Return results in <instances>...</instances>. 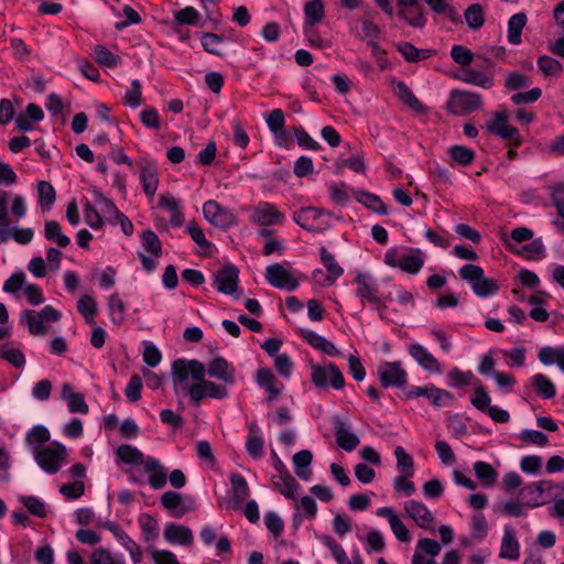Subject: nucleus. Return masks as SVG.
<instances>
[{
  "label": "nucleus",
  "mask_w": 564,
  "mask_h": 564,
  "mask_svg": "<svg viewBox=\"0 0 564 564\" xmlns=\"http://www.w3.org/2000/svg\"><path fill=\"white\" fill-rule=\"evenodd\" d=\"M205 376V365L196 359H177L172 364L174 392H186L195 405L205 398L223 400L228 395L225 386L206 380Z\"/></svg>",
  "instance_id": "1"
},
{
  "label": "nucleus",
  "mask_w": 564,
  "mask_h": 564,
  "mask_svg": "<svg viewBox=\"0 0 564 564\" xmlns=\"http://www.w3.org/2000/svg\"><path fill=\"white\" fill-rule=\"evenodd\" d=\"M384 263L392 268H399L404 272L416 274L424 264L423 253L419 249H410L399 252L389 249L384 254Z\"/></svg>",
  "instance_id": "2"
},
{
  "label": "nucleus",
  "mask_w": 564,
  "mask_h": 564,
  "mask_svg": "<svg viewBox=\"0 0 564 564\" xmlns=\"http://www.w3.org/2000/svg\"><path fill=\"white\" fill-rule=\"evenodd\" d=\"M459 275L470 284L477 296L486 297L498 291L496 282L486 278L479 265L465 264L459 269Z\"/></svg>",
  "instance_id": "3"
},
{
  "label": "nucleus",
  "mask_w": 564,
  "mask_h": 564,
  "mask_svg": "<svg viewBox=\"0 0 564 564\" xmlns=\"http://www.w3.org/2000/svg\"><path fill=\"white\" fill-rule=\"evenodd\" d=\"M21 321L25 324L32 335H44L47 333L45 322H58L61 313L51 305L44 306L40 312L25 310L20 314Z\"/></svg>",
  "instance_id": "4"
},
{
  "label": "nucleus",
  "mask_w": 564,
  "mask_h": 564,
  "mask_svg": "<svg viewBox=\"0 0 564 564\" xmlns=\"http://www.w3.org/2000/svg\"><path fill=\"white\" fill-rule=\"evenodd\" d=\"M482 106V98L479 94L455 89L449 94L447 110L455 116H465Z\"/></svg>",
  "instance_id": "5"
},
{
  "label": "nucleus",
  "mask_w": 564,
  "mask_h": 564,
  "mask_svg": "<svg viewBox=\"0 0 564 564\" xmlns=\"http://www.w3.org/2000/svg\"><path fill=\"white\" fill-rule=\"evenodd\" d=\"M33 455L43 470L48 474H55L61 469L62 463L66 459L67 451L65 446L54 444V446H46L33 453Z\"/></svg>",
  "instance_id": "6"
},
{
  "label": "nucleus",
  "mask_w": 564,
  "mask_h": 564,
  "mask_svg": "<svg viewBox=\"0 0 564 564\" xmlns=\"http://www.w3.org/2000/svg\"><path fill=\"white\" fill-rule=\"evenodd\" d=\"M553 490L560 492L564 491V484H555L551 480H540L532 482L521 489L524 498V505L531 508H536L545 503L542 499L544 494H551Z\"/></svg>",
  "instance_id": "7"
},
{
  "label": "nucleus",
  "mask_w": 564,
  "mask_h": 564,
  "mask_svg": "<svg viewBox=\"0 0 564 564\" xmlns=\"http://www.w3.org/2000/svg\"><path fill=\"white\" fill-rule=\"evenodd\" d=\"M311 379L318 388H326L328 380L334 389H341L345 386V379L339 368L335 364H329L326 367L312 365Z\"/></svg>",
  "instance_id": "8"
},
{
  "label": "nucleus",
  "mask_w": 564,
  "mask_h": 564,
  "mask_svg": "<svg viewBox=\"0 0 564 564\" xmlns=\"http://www.w3.org/2000/svg\"><path fill=\"white\" fill-rule=\"evenodd\" d=\"M403 510L417 527L429 530L432 533L435 532L434 514L423 502L412 499L406 500L403 503Z\"/></svg>",
  "instance_id": "9"
},
{
  "label": "nucleus",
  "mask_w": 564,
  "mask_h": 564,
  "mask_svg": "<svg viewBox=\"0 0 564 564\" xmlns=\"http://www.w3.org/2000/svg\"><path fill=\"white\" fill-rule=\"evenodd\" d=\"M265 279L274 288L294 291L299 282L294 273L282 263H273L265 269Z\"/></svg>",
  "instance_id": "10"
},
{
  "label": "nucleus",
  "mask_w": 564,
  "mask_h": 564,
  "mask_svg": "<svg viewBox=\"0 0 564 564\" xmlns=\"http://www.w3.org/2000/svg\"><path fill=\"white\" fill-rule=\"evenodd\" d=\"M323 215H330V213L323 208L306 206L294 212L293 220L307 231L319 232L323 230V224L319 221Z\"/></svg>",
  "instance_id": "11"
},
{
  "label": "nucleus",
  "mask_w": 564,
  "mask_h": 564,
  "mask_svg": "<svg viewBox=\"0 0 564 564\" xmlns=\"http://www.w3.org/2000/svg\"><path fill=\"white\" fill-rule=\"evenodd\" d=\"M239 270L234 264H226L214 273L213 284L218 292L235 295L238 290Z\"/></svg>",
  "instance_id": "12"
},
{
  "label": "nucleus",
  "mask_w": 564,
  "mask_h": 564,
  "mask_svg": "<svg viewBox=\"0 0 564 564\" xmlns=\"http://www.w3.org/2000/svg\"><path fill=\"white\" fill-rule=\"evenodd\" d=\"M203 214L205 219L216 227L228 228L236 223L232 212L216 200H207L203 205Z\"/></svg>",
  "instance_id": "13"
},
{
  "label": "nucleus",
  "mask_w": 564,
  "mask_h": 564,
  "mask_svg": "<svg viewBox=\"0 0 564 564\" xmlns=\"http://www.w3.org/2000/svg\"><path fill=\"white\" fill-rule=\"evenodd\" d=\"M380 382L384 388L404 387L408 381V373L398 361L383 362L378 368Z\"/></svg>",
  "instance_id": "14"
},
{
  "label": "nucleus",
  "mask_w": 564,
  "mask_h": 564,
  "mask_svg": "<svg viewBox=\"0 0 564 564\" xmlns=\"http://www.w3.org/2000/svg\"><path fill=\"white\" fill-rule=\"evenodd\" d=\"M250 219L261 226H272L283 223L284 215L274 205L261 202L250 208Z\"/></svg>",
  "instance_id": "15"
},
{
  "label": "nucleus",
  "mask_w": 564,
  "mask_h": 564,
  "mask_svg": "<svg viewBox=\"0 0 564 564\" xmlns=\"http://www.w3.org/2000/svg\"><path fill=\"white\" fill-rule=\"evenodd\" d=\"M206 373L227 386H232L236 382L235 368L223 357H216L210 360L206 367Z\"/></svg>",
  "instance_id": "16"
},
{
  "label": "nucleus",
  "mask_w": 564,
  "mask_h": 564,
  "mask_svg": "<svg viewBox=\"0 0 564 564\" xmlns=\"http://www.w3.org/2000/svg\"><path fill=\"white\" fill-rule=\"evenodd\" d=\"M356 283L358 284L357 288V295L361 300H366L370 303H373L378 305V308L382 305L380 297L378 295L379 293V286L376 282V280L368 273H358L355 279Z\"/></svg>",
  "instance_id": "17"
},
{
  "label": "nucleus",
  "mask_w": 564,
  "mask_h": 564,
  "mask_svg": "<svg viewBox=\"0 0 564 564\" xmlns=\"http://www.w3.org/2000/svg\"><path fill=\"white\" fill-rule=\"evenodd\" d=\"M377 516L387 519L391 531L393 532L394 536L403 543L410 542L411 535L403 523L400 516L397 513V511L392 507H381L377 510Z\"/></svg>",
  "instance_id": "18"
},
{
  "label": "nucleus",
  "mask_w": 564,
  "mask_h": 564,
  "mask_svg": "<svg viewBox=\"0 0 564 564\" xmlns=\"http://www.w3.org/2000/svg\"><path fill=\"white\" fill-rule=\"evenodd\" d=\"M334 434L337 445L346 452H352L359 445V437L351 432L350 426L340 417H336Z\"/></svg>",
  "instance_id": "19"
},
{
  "label": "nucleus",
  "mask_w": 564,
  "mask_h": 564,
  "mask_svg": "<svg viewBox=\"0 0 564 564\" xmlns=\"http://www.w3.org/2000/svg\"><path fill=\"white\" fill-rule=\"evenodd\" d=\"M140 170V181L144 193L148 196H153L159 185V174L154 162L142 160L138 162Z\"/></svg>",
  "instance_id": "20"
},
{
  "label": "nucleus",
  "mask_w": 564,
  "mask_h": 564,
  "mask_svg": "<svg viewBox=\"0 0 564 564\" xmlns=\"http://www.w3.org/2000/svg\"><path fill=\"white\" fill-rule=\"evenodd\" d=\"M410 356L426 371L441 373L442 368L437 359L422 345L411 344L408 348Z\"/></svg>",
  "instance_id": "21"
},
{
  "label": "nucleus",
  "mask_w": 564,
  "mask_h": 564,
  "mask_svg": "<svg viewBox=\"0 0 564 564\" xmlns=\"http://www.w3.org/2000/svg\"><path fill=\"white\" fill-rule=\"evenodd\" d=\"M164 539L171 544L192 545L194 535L191 529L183 524L169 522L163 530Z\"/></svg>",
  "instance_id": "22"
},
{
  "label": "nucleus",
  "mask_w": 564,
  "mask_h": 564,
  "mask_svg": "<svg viewBox=\"0 0 564 564\" xmlns=\"http://www.w3.org/2000/svg\"><path fill=\"white\" fill-rule=\"evenodd\" d=\"M61 398L66 402L70 413L87 414L89 411L88 404L85 401L83 393H77L70 383L64 382L61 388Z\"/></svg>",
  "instance_id": "23"
},
{
  "label": "nucleus",
  "mask_w": 564,
  "mask_h": 564,
  "mask_svg": "<svg viewBox=\"0 0 564 564\" xmlns=\"http://www.w3.org/2000/svg\"><path fill=\"white\" fill-rule=\"evenodd\" d=\"M143 470L149 474V484L153 489H161L166 485V468L154 457H147Z\"/></svg>",
  "instance_id": "24"
},
{
  "label": "nucleus",
  "mask_w": 564,
  "mask_h": 564,
  "mask_svg": "<svg viewBox=\"0 0 564 564\" xmlns=\"http://www.w3.org/2000/svg\"><path fill=\"white\" fill-rule=\"evenodd\" d=\"M499 556L508 560H518L520 556V544L511 527L506 525L503 529Z\"/></svg>",
  "instance_id": "25"
},
{
  "label": "nucleus",
  "mask_w": 564,
  "mask_h": 564,
  "mask_svg": "<svg viewBox=\"0 0 564 564\" xmlns=\"http://www.w3.org/2000/svg\"><path fill=\"white\" fill-rule=\"evenodd\" d=\"M321 261L327 270V275L324 276L323 285H332L336 280L343 275L344 270L335 260V257L325 248H319Z\"/></svg>",
  "instance_id": "26"
},
{
  "label": "nucleus",
  "mask_w": 564,
  "mask_h": 564,
  "mask_svg": "<svg viewBox=\"0 0 564 564\" xmlns=\"http://www.w3.org/2000/svg\"><path fill=\"white\" fill-rule=\"evenodd\" d=\"M249 433L246 440V451L254 459L263 456L264 440L259 426L252 422L248 426Z\"/></svg>",
  "instance_id": "27"
},
{
  "label": "nucleus",
  "mask_w": 564,
  "mask_h": 564,
  "mask_svg": "<svg viewBox=\"0 0 564 564\" xmlns=\"http://www.w3.org/2000/svg\"><path fill=\"white\" fill-rule=\"evenodd\" d=\"M322 542L326 547L329 549L337 564H364L361 556L358 552L352 554L351 558H349L344 547L340 544H338L335 540H333L330 536L324 535L322 538Z\"/></svg>",
  "instance_id": "28"
},
{
  "label": "nucleus",
  "mask_w": 564,
  "mask_h": 564,
  "mask_svg": "<svg viewBox=\"0 0 564 564\" xmlns=\"http://www.w3.org/2000/svg\"><path fill=\"white\" fill-rule=\"evenodd\" d=\"M257 383L270 393V400L275 399L283 389L282 384H278L276 377L268 368H260L256 373Z\"/></svg>",
  "instance_id": "29"
},
{
  "label": "nucleus",
  "mask_w": 564,
  "mask_h": 564,
  "mask_svg": "<svg viewBox=\"0 0 564 564\" xmlns=\"http://www.w3.org/2000/svg\"><path fill=\"white\" fill-rule=\"evenodd\" d=\"M162 506L170 511H174L176 517H182L189 511V506H185L181 494L176 491H165L161 496Z\"/></svg>",
  "instance_id": "30"
},
{
  "label": "nucleus",
  "mask_w": 564,
  "mask_h": 564,
  "mask_svg": "<svg viewBox=\"0 0 564 564\" xmlns=\"http://www.w3.org/2000/svg\"><path fill=\"white\" fill-rule=\"evenodd\" d=\"M398 51L402 54L406 62L415 63L422 59H426L435 54L434 50L424 48L419 50L410 42H400L397 45Z\"/></svg>",
  "instance_id": "31"
},
{
  "label": "nucleus",
  "mask_w": 564,
  "mask_h": 564,
  "mask_svg": "<svg viewBox=\"0 0 564 564\" xmlns=\"http://www.w3.org/2000/svg\"><path fill=\"white\" fill-rule=\"evenodd\" d=\"M313 455L308 449H302L294 454L293 465L296 476L303 480H308L311 477V470L308 469L312 464Z\"/></svg>",
  "instance_id": "32"
},
{
  "label": "nucleus",
  "mask_w": 564,
  "mask_h": 564,
  "mask_svg": "<svg viewBox=\"0 0 564 564\" xmlns=\"http://www.w3.org/2000/svg\"><path fill=\"white\" fill-rule=\"evenodd\" d=\"M398 15L412 28L423 29L426 24V17L421 4L399 10Z\"/></svg>",
  "instance_id": "33"
},
{
  "label": "nucleus",
  "mask_w": 564,
  "mask_h": 564,
  "mask_svg": "<svg viewBox=\"0 0 564 564\" xmlns=\"http://www.w3.org/2000/svg\"><path fill=\"white\" fill-rule=\"evenodd\" d=\"M50 431L44 425H35L26 433L25 443L32 453H35L50 440Z\"/></svg>",
  "instance_id": "34"
},
{
  "label": "nucleus",
  "mask_w": 564,
  "mask_h": 564,
  "mask_svg": "<svg viewBox=\"0 0 564 564\" xmlns=\"http://www.w3.org/2000/svg\"><path fill=\"white\" fill-rule=\"evenodd\" d=\"M474 471L477 479L484 487H492L498 479V473L496 469L486 462H476L474 464Z\"/></svg>",
  "instance_id": "35"
},
{
  "label": "nucleus",
  "mask_w": 564,
  "mask_h": 564,
  "mask_svg": "<svg viewBox=\"0 0 564 564\" xmlns=\"http://www.w3.org/2000/svg\"><path fill=\"white\" fill-rule=\"evenodd\" d=\"M527 23V15L522 12L513 14L508 21V41L513 45L521 43V33Z\"/></svg>",
  "instance_id": "36"
},
{
  "label": "nucleus",
  "mask_w": 564,
  "mask_h": 564,
  "mask_svg": "<svg viewBox=\"0 0 564 564\" xmlns=\"http://www.w3.org/2000/svg\"><path fill=\"white\" fill-rule=\"evenodd\" d=\"M44 236L48 241L55 242L58 247L65 248L69 245V238L63 234L61 225L55 220H46Z\"/></svg>",
  "instance_id": "37"
},
{
  "label": "nucleus",
  "mask_w": 564,
  "mask_h": 564,
  "mask_svg": "<svg viewBox=\"0 0 564 564\" xmlns=\"http://www.w3.org/2000/svg\"><path fill=\"white\" fill-rule=\"evenodd\" d=\"M278 490L288 499H295V494L301 489L300 484L289 471L282 473L280 479L275 481Z\"/></svg>",
  "instance_id": "38"
},
{
  "label": "nucleus",
  "mask_w": 564,
  "mask_h": 564,
  "mask_svg": "<svg viewBox=\"0 0 564 564\" xmlns=\"http://www.w3.org/2000/svg\"><path fill=\"white\" fill-rule=\"evenodd\" d=\"M116 454H117L118 458L121 462H123L124 464H134V465H143L144 466V462L147 459L142 452H140L138 448H135L131 445H128V444L120 445L117 448Z\"/></svg>",
  "instance_id": "39"
},
{
  "label": "nucleus",
  "mask_w": 564,
  "mask_h": 564,
  "mask_svg": "<svg viewBox=\"0 0 564 564\" xmlns=\"http://www.w3.org/2000/svg\"><path fill=\"white\" fill-rule=\"evenodd\" d=\"M159 207L166 208L170 214V223L174 227H178L184 221V214L181 210L178 202L174 197L161 196Z\"/></svg>",
  "instance_id": "40"
},
{
  "label": "nucleus",
  "mask_w": 564,
  "mask_h": 564,
  "mask_svg": "<svg viewBox=\"0 0 564 564\" xmlns=\"http://www.w3.org/2000/svg\"><path fill=\"white\" fill-rule=\"evenodd\" d=\"M305 24L314 26L324 19V4L322 0H310L304 6Z\"/></svg>",
  "instance_id": "41"
},
{
  "label": "nucleus",
  "mask_w": 564,
  "mask_h": 564,
  "mask_svg": "<svg viewBox=\"0 0 564 564\" xmlns=\"http://www.w3.org/2000/svg\"><path fill=\"white\" fill-rule=\"evenodd\" d=\"M356 198L359 203L365 205L367 208L371 209L376 214L379 215H386L388 213V209L384 205V203L380 199L379 196L371 194L369 192H357Z\"/></svg>",
  "instance_id": "42"
},
{
  "label": "nucleus",
  "mask_w": 564,
  "mask_h": 564,
  "mask_svg": "<svg viewBox=\"0 0 564 564\" xmlns=\"http://www.w3.org/2000/svg\"><path fill=\"white\" fill-rule=\"evenodd\" d=\"M94 202L100 206L101 213L108 219L111 225H115L112 220V214H116V219L121 214V212L116 207L113 202L107 198L101 192L94 189Z\"/></svg>",
  "instance_id": "43"
},
{
  "label": "nucleus",
  "mask_w": 564,
  "mask_h": 564,
  "mask_svg": "<svg viewBox=\"0 0 564 564\" xmlns=\"http://www.w3.org/2000/svg\"><path fill=\"white\" fill-rule=\"evenodd\" d=\"M138 522L147 542L154 541L159 536V524L152 516L142 513L139 517Z\"/></svg>",
  "instance_id": "44"
},
{
  "label": "nucleus",
  "mask_w": 564,
  "mask_h": 564,
  "mask_svg": "<svg viewBox=\"0 0 564 564\" xmlns=\"http://www.w3.org/2000/svg\"><path fill=\"white\" fill-rule=\"evenodd\" d=\"M232 486V498L237 506H240L249 496V486L246 479L238 474L230 476Z\"/></svg>",
  "instance_id": "45"
},
{
  "label": "nucleus",
  "mask_w": 564,
  "mask_h": 564,
  "mask_svg": "<svg viewBox=\"0 0 564 564\" xmlns=\"http://www.w3.org/2000/svg\"><path fill=\"white\" fill-rule=\"evenodd\" d=\"M531 382L532 386L536 389L538 393L544 399H552L555 397V386L546 376L536 373L531 378Z\"/></svg>",
  "instance_id": "46"
},
{
  "label": "nucleus",
  "mask_w": 564,
  "mask_h": 564,
  "mask_svg": "<svg viewBox=\"0 0 564 564\" xmlns=\"http://www.w3.org/2000/svg\"><path fill=\"white\" fill-rule=\"evenodd\" d=\"M460 80L467 84L479 86L485 89H489L494 85V80L491 77L471 68H467L463 72Z\"/></svg>",
  "instance_id": "47"
},
{
  "label": "nucleus",
  "mask_w": 564,
  "mask_h": 564,
  "mask_svg": "<svg viewBox=\"0 0 564 564\" xmlns=\"http://www.w3.org/2000/svg\"><path fill=\"white\" fill-rule=\"evenodd\" d=\"M467 25L473 30L480 29L485 23V14L479 3L470 4L464 12Z\"/></svg>",
  "instance_id": "48"
},
{
  "label": "nucleus",
  "mask_w": 564,
  "mask_h": 564,
  "mask_svg": "<svg viewBox=\"0 0 564 564\" xmlns=\"http://www.w3.org/2000/svg\"><path fill=\"white\" fill-rule=\"evenodd\" d=\"M56 198L54 187L46 181L37 184V199L43 210H48Z\"/></svg>",
  "instance_id": "49"
},
{
  "label": "nucleus",
  "mask_w": 564,
  "mask_h": 564,
  "mask_svg": "<svg viewBox=\"0 0 564 564\" xmlns=\"http://www.w3.org/2000/svg\"><path fill=\"white\" fill-rule=\"evenodd\" d=\"M397 94L401 100H403L410 108H412L416 112L424 111L425 108L422 105V102L415 97L412 90L403 82H399L397 84Z\"/></svg>",
  "instance_id": "50"
},
{
  "label": "nucleus",
  "mask_w": 564,
  "mask_h": 564,
  "mask_svg": "<svg viewBox=\"0 0 564 564\" xmlns=\"http://www.w3.org/2000/svg\"><path fill=\"white\" fill-rule=\"evenodd\" d=\"M141 242L143 248L154 257L159 258L162 256V243L152 230H144L141 234Z\"/></svg>",
  "instance_id": "51"
},
{
  "label": "nucleus",
  "mask_w": 564,
  "mask_h": 564,
  "mask_svg": "<svg viewBox=\"0 0 564 564\" xmlns=\"http://www.w3.org/2000/svg\"><path fill=\"white\" fill-rule=\"evenodd\" d=\"M0 358L4 359L15 368H22L25 365L23 352L20 349L9 347L8 345L0 347Z\"/></svg>",
  "instance_id": "52"
},
{
  "label": "nucleus",
  "mask_w": 564,
  "mask_h": 564,
  "mask_svg": "<svg viewBox=\"0 0 564 564\" xmlns=\"http://www.w3.org/2000/svg\"><path fill=\"white\" fill-rule=\"evenodd\" d=\"M449 156L460 165H469L475 159V152L463 145H453L448 149Z\"/></svg>",
  "instance_id": "53"
},
{
  "label": "nucleus",
  "mask_w": 564,
  "mask_h": 564,
  "mask_svg": "<svg viewBox=\"0 0 564 564\" xmlns=\"http://www.w3.org/2000/svg\"><path fill=\"white\" fill-rule=\"evenodd\" d=\"M77 310L87 323H91L97 312L96 301L90 295H83L77 301Z\"/></svg>",
  "instance_id": "54"
},
{
  "label": "nucleus",
  "mask_w": 564,
  "mask_h": 564,
  "mask_svg": "<svg viewBox=\"0 0 564 564\" xmlns=\"http://www.w3.org/2000/svg\"><path fill=\"white\" fill-rule=\"evenodd\" d=\"M394 455L397 458V467L398 469L405 475V477L413 476V459L412 457L404 451L402 446H398L394 449Z\"/></svg>",
  "instance_id": "55"
},
{
  "label": "nucleus",
  "mask_w": 564,
  "mask_h": 564,
  "mask_svg": "<svg viewBox=\"0 0 564 564\" xmlns=\"http://www.w3.org/2000/svg\"><path fill=\"white\" fill-rule=\"evenodd\" d=\"M108 307L111 321L116 324H121L124 321L126 307L117 293L109 296Z\"/></svg>",
  "instance_id": "56"
},
{
  "label": "nucleus",
  "mask_w": 564,
  "mask_h": 564,
  "mask_svg": "<svg viewBox=\"0 0 564 564\" xmlns=\"http://www.w3.org/2000/svg\"><path fill=\"white\" fill-rule=\"evenodd\" d=\"M186 231L191 236L192 240L199 246L205 253L209 252L212 243L206 239L203 229L195 221L187 224Z\"/></svg>",
  "instance_id": "57"
},
{
  "label": "nucleus",
  "mask_w": 564,
  "mask_h": 564,
  "mask_svg": "<svg viewBox=\"0 0 564 564\" xmlns=\"http://www.w3.org/2000/svg\"><path fill=\"white\" fill-rule=\"evenodd\" d=\"M94 58L99 65L105 67H115L119 63V57L112 54L104 45H96L94 47Z\"/></svg>",
  "instance_id": "58"
},
{
  "label": "nucleus",
  "mask_w": 564,
  "mask_h": 564,
  "mask_svg": "<svg viewBox=\"0 0 564 564\" xmlns=\"http://www.w3.org/2000/svg\"><path fill=\"white\" fill-rule=\"evenodd\" d=\"M453 395L451 392L437 388L433 384H430L429 392H427V400L430 403L434 406H445L451 400Z\"/></svg>",
  "instance_id": "59"
},
{
  "label": "nucleus",
  "mask_w": 564,
  "mask_h": 564,
  "mask_svg": "<svg viewBox=\"0 0 564 564\" xmlns=\"http://www.w3.org/2000/svg\"><path fill=\"white\" fill-rule=\"evenodd\" d=\"M19 501L29 510L33 516L44 518L46 516L45 503L34 496H21Z\"/></svg>",
  "instance_id": "60"
},
{
  "label": "nucleus",
  "mask_w": 564,
  "mask_h": 564,
  "mask_svg": "<svg viewBox=\"0 0 564 564\" xmlns=\"http://www.w3.org/2000/svg\"><path fill=\"white\" fill-rule=\"evenodd\" d=\"M84 218L85 223L93 229H99L104 226V218L88 200L84 203Z\"/></svg>",
  "instance_id": "61"
},
{
  "label": "nucleus",
  "mask_w": 564,
  "mask_h": 564,
  "mask_svg": "<svg viewBox=\"0 0 564 564\" xmlns=\"http://www.w3.org/2000/svg\"><path fill=\"white\" fill-rule=\"evenodd\" d=\"M141 88L142 86L140 80L133 79L131 82V87L126 91L123 96V101L127 106L137 108L142 104Z\"/></svg>",
  "instance_id": "62"
},
{
  "label": "nucleus",
  "mask_w": 564,
  "mask_h": 564,
  "mask_svg": "<svg viewBox=\"0 0 564 564\" xmlns=\"http://www.w3.org/2000/svg\"><path fill=\"white\" fill-rule=\"evenodd\" d=\"M538 66L546 76H555L562 72V64L547 55H543L538 59Z\"/></svg>",
  "instance_id": "63"
},
{
  "label": "nucleus",
  "mask_w": 564,
  "mask_h": 564,
  "mask_svg": "<svg viewBox=\"0 0 564 564\" xmlns=\"http://www.w3.org/2000/svg\"><path fill=\"white\" fill-rule=\"evenodd\" d=\"M267 123H268L269 129L274 134H282V135L285 134L284 113L281 109L272 110L267 118Z\"/></svg>",
  "instance_id": "64"
}]
</instances>
